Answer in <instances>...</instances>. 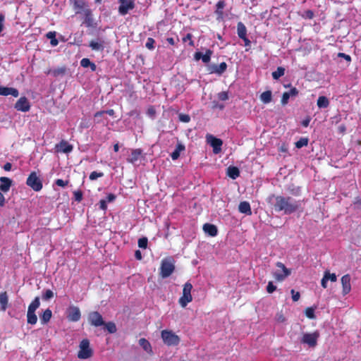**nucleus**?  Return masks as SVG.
<instances>
[{"mask_svg":"<svg viewBox=\"0 0 361 361\" xmlns=\"http://www.w3.org/2000/svg\"><path fill=\"white\" fill-rule=\"evenodd\" d=\"M4 16L3 14H0V33L2 32L4 28Z\"/></svg>","mask_w":361,"mask_h":361,"instance_id":"0e129e2a","label":"nucleus"},{"mask_svg":"<svg viewBox=\"0 0 361 361\" xmlns=\"http://www.w3.org/2000/svg\"><path fill=\"white\" fill-rule=\"evenodd\" d=\"M90 47L93 50L99 51L102 50L104 48L103 42L101 41H91L90 43Z\"/></svg>","mask_w":361,"mask_h":361,"instance_id":"c9c22d12","label":"nucleus"},{"mask_svg":"<svg viewBox=\"0 0 361 361\" xmlns=\"http://www.w3.org/2000/svg\"><path fill=\"white\" fill-rule=\"evenodd\" d=\"M218 97L221 101H226L228 99V95L226 92H221L218 94Z\"/></svg>","mask_w":361,"mask_h":361,"instance_id":"864d4df0","label":"nucleus"},{"mask_svg":"<svg viewBox=\"0 0 361 361\" xmlns=\"http://www.w3.org/2000/svg\"><path fill=\"white\" fill-rule=\"evenodd\" d=\"M185 150V146L180 143L178 142L176 145V147L175 150L171 154V157L173 160H176L180 157V154L181 152Z\"/></svg>","mask_w":361,"mask_h":361,"instance_id":"bb28decb","label":"nucleus"},{"mask_svg":"<svg viewBox=\"0 0 361 361\" xmlns=\"http://www.w3.org/2000/svg\"><path fill=\"white\" fill-rule=\"evenodd\" d=\"M67 318L71 322H78L81 317V313L79 307L71 305L66 310Z\"/></svg>","mask_w":361,"mask_h":361,"instance_id":"9d476101","label":"nucleus"},{"mask_svg":"<svg viewBox=\"0 0 361 361\" xmlns=\"http://www.w3.org/2000/svg\"><path fill=\"white\" fill-rule=\"evenodd\" d=\"M298 91L295 87H293L290 89V91L284 92L282 95L281 104L283 105H286V104H288L290 97H295L296 95H298Z\"/></svg>","mask_w":361,"mask_h":361,"instance_id":"f3484780","label":"nucleus"},{"mask_svg":"<svg viewBox=\"0 0 361 361\" xmlns=\"http://www.w3.org/2000/svg\"><path fill=\"white\" fill-rule=\"evenodd\" d=\"M272 93L270 90L262 92L260 95V100L264 104H269L271 102Z\"/></svg>","mask_w":361,"mask_h":361,"instance_id":"7c9ffc66","label":"nucleus"},{"mask_svg":"<svg viewBox=\"0 0 361 361\" xmlns=\"http://www.w3.org/2000/svg\"><path fill=\"white\" fill-rule=\"evenodd\" d=\"M142 150L140 149H135L131 151L127 161L130 163L135 164L141 157Z\"/></svg>","mask_w":361,"mask_h":361,"instance_id":"6ab92c4d","label":"nucleus"},{"mask_svg":"<svg viewBox=\"0 0 361 361\" xmlns=\"http://www.w3.org/2000/svg\"><path fill=\"white\" fill-rule=\"evenodd\" d=\"M104 325L106 331L110 334H114L117 331L116 324L112 322H109L107 323L104 322Z\"/></svg>","mask_w":361,"mask_h":361,"instance_id":"4c0bfd02","label":"nucleus"},{"mask_svg":"<svg viewBox=\"0 0 361 361\" xmlns=\"http://www.w3.org/2000/svg\"><path fill=\"white\" fill-rule=\"evenodd\" d=\"M52 312L49 309H47L43 314L39 317L41 323L43 324H47L51 318Z\"/></svg>","mask_w":361,"mask_h":361,"instance_id":"2f4dec72","label":"nucleus"},{"mask_svg":"<svg viewBox=\"0 0 361 361\" xmlns=\"http://www.w3.org/2000/svg\"><path fill=\"white\" fill-rule=\"evenodd\" d=\"M89 323L94 326L98 327L103 326L104 322L102 315L98 312H92L88 315Z\"/></svg>","mask_w":361,"mask_h":361,"instance_id":"9b49d317","label":"nucleus"},{"mask_svg":"<svg viewBox=\"0 0 361 361\" xmlns=\"http://www.w3.org/2000/svg\"><path fill=\"white\" fill-rule=\"evenodd\" d=\"M11 168H12V165L11 163H8V162L5 164L4 166V169L7 171H10L11 169Z\"/></svg>","mask_w":361,"mask_h":361,"instance_id":"774afa93","label":"nucleus"},{"mask_svg":"<svg viewBox=\"0 0 361 361\" xmlns=\"http://www.w3.org/2000/svg\"><path fill=\"white\" fill-rule=\"evenodd\" d=\"M115 199H116V195L112 193H110L106 196V202H112L115 200Z\"/></svg>","mask_w":361,"mask_h":361,"instance_id":"052dcab7","label":"nucleus"},{"mask_svg":"<svg viewBox=\"0 0 361 361\" xmlns=\"http://www.w3.org/2000/svg\"><path fill=\"white\" fill-rule=\"evenodd\" d=\"M305 315L309 319H314L315 318L314 309L312 307H307L305 310Z\"/></svg>","mask_w":361,"mask_h":361,"instance_id":"a18cd8bd","label":"nucleus"},{"mask_svg":"<svg viewBox=\"0 0 361 361\" xmlns=\"http://www.w3.org/2000/svg\"><path fill=\"white\" fill-rule=\"evenodd\" d=\"M202 55H203V54L202 52H200V51L196 52L194 56L195 59L197 61L202 59Z\"/></svg>","mask_w":361,"mask_h":361,"instance_id":"338daca9","label":"nucleus"},{"mask_svg":"<svg viewBox=\"0 0 361 361\" xmlns=\"http://www.w3.org/2000/svg\"><path fill=\"white\" fill-rule=\"evenodd\" d=\"M54 292L49 289L46 290L42 295V299L44 300H49L54 297Z\"/></svg>","mask_w":361,"mask_h":361,"instance_id":"79ce46f5","label":"nucleus"},{"mask_svg":"<svg viewBox=\"0 0 361 361\" xmlns=\"http://www.w3.org/2000/svg\"><path fill=\"white\" fill-rule=\"evenodd\" d=\"M65 71H66L65 68H56V69H54V70L50 71L49 73L51 74H52L54 76L56 77L60 75H63L65 73Z\"/></svg>","mask_w":361,"mask_h":361,"instance_id":"37998d69","label":"nucleus"},{"mask_svg":"<svg viewBox=\"0 0 361 361\" xmlns=\"http://www.w3.org/2000/svg\"><path fill=\"white\" fill-rule=\"evenodd\" d=\"M299 207V202L290 197L276 196L275 197L274 208L276 212L290 214L295 212Z\"/></svg>","mask_w":361,"mask_h":361,"instance_id":"f257e3e1","label":"nucleus"},{"mask_svg":"<svg viewBox=\"0 0 361 361\" xmlns=\"http://www.w3.org/2000/svg\"><path fill=\"white\" fill-rule=\"evenodd\" d=\"M324 275L327 276L328 281L335 282L337 280L336 275L335 274H330L329 271H326Z\"/></svg>","mask_w":361,"mask_h":361,"instance_id":"de8ad7c7","label":"nucleus"},{"mask_svg":"<svg viewBox=\"0 0 361 361\" xmlns=\"http://www.w3.org/2000/svg\"><path fill=\"white\" fill-rule=\"evenodd\" d=\"M56 147L57 151L63 153H69L73 150V146L66 141H61Z\"/></svg>","mask_w":361,"mask_h":361,"instance_id":"412c9836","label":"nucleus"},{"mask_svg":"<svg viewBox=\"0 0 361 361\" xmlns=\"http://www.w3.org/2000/svg\"><path fill=\"white\" fill-rule=\"evenodd\" d=\"M276 289V286L271 281L269 282L267 286V290L269 293H272Z\"/></svg>","mask_w":361,"mask_h":361,"instance_id":"603ef678","label":"nucleus"},{"mask_svg":"<svg viewBox=\"0 0 361 361\" xmlns=\"http://www.w3.org/2000/svg\"><path fill=\"white\" fill-rule=\"evenodd\" d=\"M15 109L22 112H27L30 109V104L25 97H21L15 104Z\"/></svg>","mask_w":361,"mask_h":361,"instance_id":"ddd939ff","label":"nucleus"},{"mask_svg":"<svg viewBox=\"0 0 361 361\" xmlns=\"http://www.w3.org/2000/svg\"><path fill=\"white\" fill-rule=\"evenodd\" d=\"M317 104L319 108H326L329 105V99L324 96L319 97Z\"/></svg>","mask_w":361,"mask_h":361,"instance_id":"473e14b6","label":"nucleus"},{"mask_svg":"<svg viewBox=\"0 0 361 361\" xmlns=\"http://www.w3.org/2000/svg\"><path fill=\"white\" fill-rule=\"evenodd\" d=\"M207 140L210 145L213 147L214 153L219 154L221 150V146L223 145L222 140L211 135L207 136Z\"/></svg>","mask_w":361,"mask_h":361,"instance_id":"4468645a","label":"nucleus"},{"mask_svg":"<svg viewBox=\"0 0 361 361\" xmlns=\"http://www.w3.org/2000/svg\"><path fill=\"white\" fill-rule=\"evenodd\" d=\"M27 321L28 324L34 325L37 322V317L35 312H27Z\"/></svg>","mask_w":361,"mask_h":361,"instance_id":"e433bc0d","label":"nucleus"},{"mask_svg":"<svg viewBox=\"0 0 361 361\" xmlns=\"http://www.w3.org/2000/svg\"><path fill=\"white\" fill-rule=\"evenodd\" d=\"M12 184V180L7 177L0 178V190L4 192H7Z\"/></svg>","mask_w":361,"mask_h":361,"instance_id":"a211bd4d","label":"nucleus"},{"mask_svg":"<svg viewBox=\"0 0 361 361\" xmlns=\"http://www.w3.org/2000/svg\"><path fill=\"white\" fill-rule=\"evenodd\" d=\"M46 37L50 39V44L52 47H56L59 44V41L56 38V32H49Z\"/></svg>","mask_w":361,"mask_h":361,"instance_id":"f704fd0d","label":"nucleus"},{"mask_svg":"<svg viewBox=\"0 0 361 361\" xmlns=\"http://www.w3.org/2000/svg\"><path fill=\"white\" fill-rule=\"evenodd\" d=\"M308 138L307 137H302L298 141L295 142V147L297 148H302V147L307 146L308 144Z\"/></svg>","mask_w":361,"mask_h":361,"instance_id":"ea45409f","label":"nucleus"},{"mask_svg":"<svg viewBox=\"0 0 361 361\" xmlns=\"http://www.w3.org/2000/svg\"><path fill=\"white\" fill-rule=\"evenodd\" d=\"M140 345L143 348V350L147 352L148 354H153V350L150 343L145 338H142L139 340Z\"/></svg>","mask_w":361,"mask_h":361,"instance_id":"393cba45","label":"nucleus"},{"mask_svg":"<svg viewBox=\"0 0 361 361\" xmlns=\"http://www.w3.org/2000/svg\"><path fill=\"white\" fill-rule=\"evenodd\" d=\"M276 267L279 268L278 270L273 273L274 277L278 281H283L286 277L290 274V270L287 269L285 265L281 262H277Z\"/></svg>","mask_w":361,"mask_h":361,"instance_id":"6e6552de","label":"nucleus"},{"mask_svg":"<svg viewBox=\"0 0 361 361\" xmlns=\"http://www.w3.org/2000/svg\"><path fill=\"white\" fill-rule=\"evenodd\" d=\"M212 54V51H211L210 49H207L206 51V53L202 55V62L204 63H209L211 59Z\"/></svg>","mask_w":361,"mask_h":361,"instance_id":"a19ab883","label":"nucleus"},{"mask_svg":"<svg viewBox=\"0 0 361 361\" xmlns=\"http://www.w3.org/2000/svg\"><path fill=\"white\" fill-rule=\"evenodd\" d=\"M305 17L307 18L312 19L314 17V13L310 10L306 11Z\"/></svg>","mask_w":361,"mask_h":361,"instance_id":"69168bd1","label":"nucleus"},{"mask_svg":"<svg viewBox=\"0 0 361 361\" xmlns=\"http://www.w3.org/2000/svg\"><path fill=\"white\" fill-rule=\"evenodd\" d=\"M161 336L164 344L168 346L178 345L180 341L179 336L171 330L161 331Z\"/></svg>","mask_w":361,"mask_h":361,"instance_id":"f03ea898","label":"nucleus"},{"mask_svg":"<svg viewBox=\"0 0 361 361\" xmlns=\"http://www.w3.org/2000/svg\"><path fill=\"white\" fill-rule=\"evenodd\" d=\"M68 181H65L62 179H57L56 180V184L58 185V186H60V187H65L68 185Z\"/></svg>","mask_w":361,"mask_h":361,"instance_id":"13d9d810","label":"nucleus"},{"mask_svg":"<svg viewBox=\"0 0 361 361\" xmlns=\"http://www.w3.org/2000/svg\"><path fill=\"white\" fill-rule=\"evenodd\" d=\"M203 230L205 233L208 234L209 236L214 237L218 233L217 228L215 225L211 224H205L203 226Z\"/></svg>","mask_w":361,"mask_h":361,"instance_id":"aec40b11","label":"nucleus"},{"mask_svg":"<svg viewBox=\"0 0 361 361\" xmlns=\"http://www.w3.org/2000/svg\"><path fill=\"white\" fill-rule=\"evenodd\" d=\"M319 338V333L315 331L312 333H304L300 339V343L308 345L310 348H314L317 345V340Z\"/></svg>","mask_w":361,"mask_h":361,"instance_id":"7ed1b4c3","label":"nucleus"},{"mask_svg":"<svg viewBox=\"0 0 361 361\" xmlns=\"http://www.w3.org/2000/svg\"><path fill=\"white\" fill-rule=\"evenodd\" d=\"M238 209L240 213L247 214V215H251L252 211L250 208V203L248 202L244 201L241 202L239 204Z\"/></svg>","mask_w":361,"mask_h":361,"instance_id":"5701e85b","label":"nucleus"},{"mask_svg":"<svg viewBox=\"0 0 361 361\" xmlns=\"http://www.w3.org/2000/svg\"><path fill=\"white\" fill-rule=\"evenodd\" d=\"M178 118L179 120L183 123H188L190 121V117L188 114H180Z\"/></svg>","mask_w":361,"mask_h":361,"instance_id":"09e8293b","label":"nucleus"},{"mask_svg":"<svg viewBox=\"0 0 361 361\" xmlns=\"http://www.w3.org/2000/svg\"><path fill=\"white\" fill-rule=\"evenodd\" d=\"M175 266L170 259H165L161 261L160 267V275L163 279L169 277L174 271Z\"/></svg>","mask_w":361,"mask_h":361,"instance_id":"423d86ee","label":"nucleus"},{"mask_svg":"<svg viewBox=\"0 0 361 361\" xmlns=\"http://www.w3.org/2000/svg\"><path fill=\"white\" fill-rule=\"evenodd\" d=\"M338 56L345 59L348 61H350L351 58L349 55L345 54L344 53H339Z\"/></svg>","mask_w":361,"mask_h":361,"instance_id":"e2e57ef3","label":"nucleus"},{"mask_svg":"<svg viewBox=\"0 0 361 361\" xmlns=\"http://www.w3.org/2000/svg\"><path fill=\"white\" fill-rule=\"evenodd\" d=\"M26 184L37 192L41 190L42 188V182L35 171L30 174L27 178Z\"/></svg>","mask_w":361,"mask_h":361,"instance_id":"0eeeda50","label":"nucleus"},{"mask_svg":"<svg viewBox=\"0 0 361 361\" xmlns=\"http://www.w3.org/2000/svg\"><path fill=\"white\" fill-rule=\"evenodd\" d=\"M80 66L83 68L90 67L92 71H95L97 69L96 65L87 58H84L80 61Z\"/></svg>","mask_w":361,"mask_h":361,"instance_id":"c756f323","label":"nucleus"},{"mask_svg":"<svg viewBox=\"0 0 361 361\" xmlns=\"http://www.w3.org/2000/svg\"><path fill=\"white\" fill-rule=\"evenodd\" d=\"M285 73V68L283 67H278L276 71L272 73V77L274 80H278L280 77L283 76Z\"/></svg>","mask_w":361,"mask_h":361,"instance_id":"58836bf2","label":"nucleus"},{"mask_svg":"<svg viewBox=\"0 0 361 361\" xmlns=\"http://www.w3.org/2000/svg\"><path fill=\"white\" fill-rule=\"evenodd\" d=\"M104 176V173L102 172H97V171H92L90 175V179L91 180H97L98 178H102Z\"/></svg>","mask_w":361,"mask_h":361,"instance_id":"c03bdc74","label":"nucleus"},{"mask_svg":"<svg viewBox=\"0 0 361 361\" xmlns=\"http://www.w3.org/2000/svg\"><path fill=\"white\" fill-rule=\"evenodd\" d=\"M226 6L224 1H219L216 4V11L215 13L217 15V19H223L224 18V12L223 10Z\"/></svg>","mask_w":361,"mask_h":361,"instance_id":"b1692460","label":"nucleus"},{"mask_svg":"<svg viewBox=\"0 0 361 361\" xmlns=\"http://www.w3.org/2000/svg\"><path fill=\"white\" fill-rule=\"evenodd\" d=\"M155 41L154 39L151 38V37H149L147 40V42L145 44V46L147 49H154V44Z\"/></svg>","mask_w":361,"mask_h":361,"instance_id":"8fccbe9b","label":"nucleus"},{"mask_svg":"<svg viewBox=\"0 0 361 361\" xmlns=\"http://www.w3.org/2000/svg\"><path fill=\"white\" fill-rule=\"evenodd\" d=\"M237 32L238 37L242 39L247 36V29L245 25L242 22L238 23L237 25Z\"/></svg>","mask_w":361,"mask_h":361,"instance_id":"c85d7f7f","label":"nucleus"},{"mask_svg":"<svg viewBox=\"0 0 361 361\" xmlns=\"http://www.w3.org/2000/svg\"><path fill=\"white\" fill-rule=\"evenodd\" d=\"M99 208L102 210H106L107 209V202L106 200H101L99 201Z\"/></svg>","mask_w":361,"mask_h":361,"instance_id":"bf43d9fd","label":"nucleus"},{"mask_svg":"<svg viewBox=\"0 0 361 361\" xmlns=\"http://www.w3.org/2000/svg\"><path fill=\"white\" fill-rule=\"evenodd\" d=\"M227 64L225 62L221 63L219 66L213 65L210 67V72L215 73L219 75L222 74L226 70Z\"/></svg>","mask_w":361,"mask_h":361,"instance_id":"4be33fe9","label":"nucleus"},{"mask_svg":"<svg viewBox=\"0 0 361 361\" xmlns=\"http://www.w3.org/2000/svg\"><path fill=\"white\" fill-rule=\"evenodd\" d=\"M118 13L121 16L126 15L135 8V3L133 0H118Z\"/></svg>","mask_w":361,"mask_h":361,"instance_id":"1a4fd4ad","label":"nucleus"},{"mask_svg":"<svg viewBox=\"0 0 361 361\" xmlns=\"http://www.w3.org/2000/svg\"><path fill=\"white\" fill-rule=\"evenodd\" d=\"M327 281H328L327 276L324 275V276L321 281V285L324 288H326L327 287Z\"/></svg>","mask_w":361,"mask_h":361,"instance_id":"680f3d73","label":"nucleus"},{"mask_svg":"<svg viewBox=\"0 0 361 361\" xmlns=\"http://www.w3.org/2000/svg\"><path fill=\"white\" fill-rule=\"evenodd\" d=\"M74 197L75 200L77 202H80L82 199V194L80 191H75L74 192Z\"/></svg>","mask_w":361,"mask_h":361,"instance_id":"4d7b16f0","label":"nucleus"},{"mask_svg":"<svg viewBox=\"0 0 361 361\" xmlns=\"http://www.w3.org/2000/svg\"><path fill=\"white\" fill-rule=\"evenodd\" d=\"M350 276L349 274H345L341 278V283L343 287L342 293L343 294L347 295L350 292L351 285H350Z\"/></svg>","mask_w":361,"mask_h":361,"instance_id":"2eb2a0df","label":"nucleus"},{"mask_svg":"<svg viewBox=\"0 0 361 361\" xmlns=\"http://www.w3.org/2000/svg\"><path fill=\"white\" fill-rule=\"evenodd\" d=\"M148 240L147 238H141L138 240V246L140 248H146L147 246Z\"/></svg>","mask_w":361,"mask_h":361,"instance_id":"49530a36","label":"nucleus"},{"mask_svg":"<svg viewBox=\"0 0 361 361\" xmlns=\"http://www.w3.org/2000/svg\"><path fill=\"white\" fill-rule=\"evenodd\" d=\"M78 357L80 359H87L92 357V350L90 347V341L87 339H83L79 345Z\"/></svg>","mask_w":361,"mask_h":361,"instance_id":"39448f33","label":"nucleus"},{"mask_svg":"<svg viewBox=\"0 0 361 361\" xmlns=\"http://www.w3.org/2000/svg\"><path fill=\"white\" fill-rule=\"evenodd\" d=\"M276 320L279 323H282L285 322L286 318L282 313L279 312L276 315Z\"/></svg>","mask_w":361,"mask_h":361,"instance_id":"6e6d98bb","label":"nucleus"},{"mask_svg":"<svg viewBox=\"0 0 361 361\" xmlns=\"http://www.w3.org/2000/svg\"><path fill=\"white\" fill-rule=\"evenodd\" d=\"M227 175L232 179H236L240 176V171L235 166H229L227 169Z\"/></svg>","mask_w":361,"mask_h":361,"instance_id":"cd10ccee","label":"nucleus"},{"mask_svg":"<svg viewBox=\"0 0 361 361\" xmlns=\"http://www.w3.org/2000/svg\"><path fill=\"white\" fill-rule=\"evenodd\" d=\"M8 302V297L6 292L0 293V310L3 312L6 311Z\"/></svg>","mask_w":361,"mask_h":361,"instance_id":"a878e982","label":"nucleus"},{"mask_svg":"<svg viewBox=\"0 0 361 361\" xmlns=\"http://www.w3.org/2000/svg\"><path fill=\"white\" fill-rule=\"evenodd\" d=\"M192 286L190 282H187L183 286V295L179 299V304L182 307H185L192 300L191 290Z\"/></svg>","mask_w":361,"mask_h":361,"instance_id":"20e7f679","label":"nucleus"},{"mask_svg":"<svg viewBox=\"0 0 361 361\" xmlns=\"http://www.w3.org/2000/svg\"><path fill=\"white\" fill-rule=\"evenodd\" d=\"M73 6L76 10V13L83 12L86 16L91 15V11L87 8V3L85 0H74Z\"/></svg>","mask_w":361,"mask_h":361,"instance_id":"f8f14e48","label":"nucleus"},{"mask_svg":"<svg viewBox=\"0 0 361 361\" xmlns=\"http://www.w3.org/2000/svg\"><path fill=\"white\" fill-rule=\"evenodd\" d=\"M192 35L190 33H188L183 38V41L184 42H189V45L190 46H193L194 45V42L192 40Z\"/></svg>","mask_w":361,"mask_h":361,"instance_id":"3c124183","label":"nucleus"},{"mask_svg":"<svg viewBox=\"0 0 361 361\" xmlns=\"http://www.w3.org/2000/svg\"><path fill=\"white\" fill-rule=\"evenodd\" d=\"M292 298L294 302L298 301L300 299V295L299 292L295 291L293 289L291 290Z\"/></svg>","mask_w":361,"mask_h":361,"instance_id":"5fc2aeb1","label":"nucleus"},{"mask_svg":"<svg viewBox=\"0 0 361 361\" xmlns=\"http://www.w3.org/2000/svg\"><path fill=\"white\" fill-rule=\"evenodd\" d=\"M39 298L38 297H36L28 306L27 312H35L36 310L39 307Z\"/></svg>","mask_w":361,"mask_h":361,"instance_id":"72a5a7b5","label":"nucleus"},{"mask_svg":"<svg viewBox=\"0 0 361 361\" xmlns=\"http://www.w3.org/2000/svg\"><path fill=\"white\" fill-rule=\"evenodd\" d=\"M0 95H2V96L12 95L14 97H18L19 95V92L16 88L4 87V86L0 85Z\"/></svg>","mask_w":361,"mask_h":361,"instance_id":"dca6fc26","label":"nucleus"}]
</instances>
